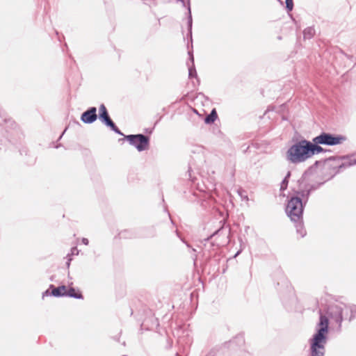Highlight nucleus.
<instances>
[{
	"mask_svg": "<svg viewBox=\"0 0 356 356\" xmlns=\"http://www.w3.org/2000/svg\"><path fill=\"white\" fill-rule=\"evenodd\" d=\"M348 159V156H330L327 159L316 161L314 164L310 165L302 175L300 179L298 181V194L300 195L304 198L305 202H308L311 193L318 189L321 186L325 184V181L311 183L310 176L316 172V170L319 166H324L325 163L331 161H341L343 159Z\"/></svg>",
	"mask_w": 356,
	"mask_h": 356,
	"instance_id": "nucleus-1",
	"label": "nucleus"
},
{
	"mask_svg": "<svg viewBox=\"0 0 356 356\" xmlns=\"http://www.w3.org/2000/svg\"><path fill=\"white\" fill-rule=\"evenodd\" d=\"M307 202L300 195L298 194V191H295L287 202L286 207V213L292 222L296 229V233L300 238H303L307 234V231L303 222V212Z\"/></svg>",
	"mask_w": 356,
	"mask_h": 356,
	"instance_id": "nucleus-2",
	"label": "nucleus"
},
{
	"mask_svg": "<svg viewBox=\"0 0 356 356\" xmlns=\"http://www.w3.org/2000/svg\"><path fill=\"white\" fill-rule=\"evenodd\" d=\"M327 340L328 319L325 316H321L316 325L314 334L309 339V355L324 356Z\"/></svg>",
	"mask_w": 356,
	"mask_h": 356,
	"instance_id": "nucleus-3",
	"label": "nucleus"
},
{
	"mask_svg": "<svg viewBox=\"0 0 356 356\" xmlns=\"http://www.w3.org/2000/svg\"><path fill=\"white\" fill-rule=\"evenodd\" d=\"M286 160L292 164H299L310 159V140L302 138L291 145L286 152Z\"/></svg>",
	"mask_w": 356,
	"mask_h": 356,
	"instance_id": "nucleus-4",
	"label": "nucleus"
},
{
	"mask_svg": "<svg viewBox=\"0 0 356 356\" xmlns=\"http://www.w3.org/2000/svg\"><path fill=\"white\" fill-rule=\"evenodd\" d=\"M348 306L343 303L332 304L328 306L326 314H323L319 311V319L321 316H325L328 319V325H330V319L334 321L337 325V331H341V323L348 314ZM330 327H328V329Z\"/></svg>",
	"mask_w": 356,
	"mask_h": 356,
	"instance_id": "nucleus-5",
	"label": "nucleus"
},
{
	"mask_svg": "<svg viewBox=\"0 0 356 356\" xmlns=\"http://www.w3.org/2000/svg\"><path fill=\"white\" fill-rule=\"evenodd\" d=\"M124 138L129 144L134 147L138 152H143L149 149L150 138L143 134L123 135ZM122 139H120L121 140Z\"/></svg>",
	"mask_w": 356,
	"mask_h": 356,
	"instance_id": "nucleus-6",
	"label": "nucleus"
},
{
	"mask_svg": "<svg viewBox=\"0 0 356 356\" xmlns=\"http://www.w3.org/2000/svg\"><path fill=\"white\" fill-rule=\"evenodd\" d=\"M97 118L103 124L110 128L111 130L114 131L115 134L120 136L124 135L111 118L108 109L104 104H100L99 106V113L97 114Z\"/></svg>",
	"mask_w": 356,
	"mask_h": 356,
	"instance_id": "nucleus-7",
	"label": "nucleus"
},
{
	"mask_svg": "<svg viewBox=\"0 0 356 356\" xmlns=\"http://www.w3.org/2000/svg\"><path fill=\"white\" fill-rule=\"evenodd\" d=\"M323 145L334 146L342 144L347 140L346 136L341 134H334L329 132H321L316 136Z\"/></svg>",
	"mask_w": 356,
	"mask_h": 356,
	"instance_id": "nucleus-8",
	"label": "nucleus"
},
{
	"mask_svg": "<svg viewBox=\"0 0 356 356\" xmlns=\"http://www.w3.org/2000/svg\"><path fill=\"white\" fill-rule=\"evenodd\" d=\"M66 286L63 284L58 286H55L54 284H50L49 288L42 293V298L45 297L54 296L55 298H62L66 296Z\"/></svg>",
	"mask_w": 356,
	"mask_h": 356,
	"instance_id": "nucleus-9",
	"label": "nucleus"
},
{
	"mask_svg": "<svg viewBox=\"0 0 356 356\" xmlns=\"http://www.w3.org/2000/svg\"><path fill=\"white\" fill-rule=\"evenodd\" d=\"M97 119V108L95 106H90L80 116V120L82 122L87 124H90L95 122Z\"/></svg>",
	"mask_w": 356,
	"mask_h": 356,
	"instance_id": "nucleus-10",
	"label": "nucleus"
},
{
	"mask_svg": "<svg viewBox=\"0 0 356 356\" xmlns=\"http://www.w3.org/2000/svg\"><path fill=\"white\" fill-rule=\"evenodd\" d=\"M323 143L318 140V138L315 136L310 140V159L316 154H318L322 152H330V149H326L321 147Z\"/></svg>",
	"mask_w": 356,
	"mask_h": 356,
	"instance_id": "nucleus-11",
	"label": "nucleus"
},
{
	"mask_svg": "<svg viewBox=\"0 0 356 356\" xmlns=\"http://www.w3.org/2000/svg\"><path fill=\"white\" fill-rule=\"evenodd\" d=\"M72 285H73L72 282H68V284H67L68 287L66 286V293H65L66 296L65 297L72 298L78 299V300H83V296L81 291L79 289L73 287Z\"/></svg>",
	"mask_w": 356,
	"mask_h": 356,
	"instance_id": "nucleus-12",
	"label": "nucleus"
},
{
	"mask_svg": "<svg viewBox=\"0 0 356 356\" xmlns=\"http://www.w3.org/2000/svg\"><path fill=\"white\" fill-rule=\"evenodd\" d=\"M187 28H188V33L186 35V37L188 38V40H190V42L192 43L193 38H192V27H193V17H192V13H191V0H187Z\"/></svg>",
	"mask_w": 356,
	"mask_h": 356,
	"instance_id": "nucleus-13",
	"label": "nucleus"
},
{
	"mask_svg": "<svg viewBox=\"0 0 356 356\" xmlns=\"http://www.w3.org/2000/svg\"><path fill=\"white\" fill-rule=\"evenodd\" d=\"M189 60L191 62V65H188V77L189 79H192L193 77L197 79V74L195 67L194 64V57L193 52L188 51Z\"/></svg>",
	"mask_w": 356,
	"mask_h": 356,
	"instance_id": "nucleus-14",
	"label": "nucleus"
},
{
	"mask_svg": "<svg viewBox=\"0 0 356 356\" xmlns=\"http://www.w3.org/2000/svg\"><path fill=\"white\" fill-rule=\"evenodd\" d=\"M244 343H245V340H244V338L243 336H236L233 339L225 342L223 344V346L225 347L229 348V346H233V345L241 346V345H243Z\"/></svg>",
	"mask_w": 356,
	"mask_h": 356,
	"instance_id": "nucleus-15",
	"label": "nucleus"
},
{
	"mask_svg": "<svg viewBox=\"0 0 356 356\" xmlns=\"http://www.w3.org/2000/svg\"><path fill=\"white\" fill-rule=\"evenodd\" d=\"M218 118V114L216 108H213L210 113L207 115L204 118V123L207 124H213Z\"/></svg>",
	"mask_w": 356,
	"mask_h": 356,
	"instance_id": "nucleus-16",
	"label": "nucleus"
},
{
	"mask_svg": "<svg viewBox=\"0 0 356 356\" xmlns=\"http://www.w3.org/2000/svg\"><path fill=\"white\" fill-rule=\"evenodd\" d=\"M119 238H132L136 237V234L134 231L130 229H124L119 232L118 235Z\"/></svg>",
	"mask_w": 356,
	"mask_h": 356,
	"instance_id": "nucleus-17",
	"label": "nucleus"
},
{
	"mask_svg": "<svg viewBox=\"0 0 356 356\" xmlns=\"http://www.w3.org/2000/svg\"><path fill=\"white\" fill-rule=\"evenodd\" d=\"M316 33L315 29L313 26H309L303 31V38L304 40L312 39Z\"/></svg>",
	"mask_w": 356,
	"mask_h": 356,
	"instance_id": "nucleus-18",
	"label": "nucleus"
},
{
	"mask_svg": "<svg viewBox=\"0 0 356 356\" xmlns=\"http://www.w3.org/2000/svg\"><path fill=\"white\" fill-rule=\"evenodd\" d=\"M356 165V159H349L347 163H342L338 165L339 169Z\"/></svg>",
	"mask_w": 356,
	"mask_h": 356,
	"instance_id": "nucleus-19",
	"label": "nucleus"
},
{
	"mask_svg": "<svg viewBox=\"0 0 356 356\" xmlns=\"http://www.w3.org/2000/svg\"><path fill=\"white\" fill-rule=\"evenodd\" d=\"M145 230L147 233L143 235V237H154L156 235V231L154 227H147Z\"/></svg>",
	"mask_w": 356,
	"mask_h": 356,
	"instance_id": "nucleus-20",
	"label": "nucleus"
},
{
	"mask_svg": "<svg viewBox=\"0 0 356 356\" xmlns=\"http://www.w3.org/2000/svg\"><path fill=\"white\" fill-rule=\"evenodd\" d=\"M348 312H350V316L349 317V321H352V319L353 318H355V314L356 313V305H350V306H348Z\"/></svg>",
	"mask_w": 356,
	"mask_h": 356,
	"instance_id": "nucleus-21",
	"label": "nucleus"
},
{
	"mask_svg": "<svg viewBox=\"0 0 356 356\" xmlns=\"http://www.w3.org/2000/svg\"><path fill=\"white\" fill-rule=\"evenodd\" d=\"M188 177L190 179V180L193 182V183H195L197 178L195 176V173L193 172V170H192V168L191 167V165L189 166L188 168Z\"/></svg>",
	"mask_w": 356,
	"mask_h": 356,
	"instance_id": "nucleus-22",
	"label": "nucleus"
},
{
	"mask_svg": "<svg viewBox=\"0 0 356 356\" xmlns=\"http://www.w3.org/2000/svg\"><path fill=\"white\" fill-rule=\"evenodd\" d=\"M8 123H11V120L0 113V126H3L4 124Z\"/></svg>",
	"mask_w": 356,
	"mask_h": 356,
	"instance_id": "nucleus-23",
	"label": "nucleus"
},
{
	"mask_svg": "<svg viewBox=\"0 0 356 356\" xmlns=\"http://www.w3.org/2000/svg\"><path fill=\"white\" fill-rule=\"evenodd\" d=\"M286 9L287 12H291L293 8V0H285Z\"/></svg>",
	"mask_w": 356,
	"mask_h": 356,
	"instance_id": "nucleus-24",
	"label": "nucleus"
},
{
	"mask_svg": "<svg viewBox=\"0 0 356 356\" xmlns=\"http://www.w3.org/2000/svg\"><path fill=\"white\" fill-rule=\"evenodd\" d=\"M222 230H223V227H220L217 230H216L212 234H211L210 236H209L207 238H206L205 241H208L214 236L219 234L221 232H222Z\"/></svg>",
	"mask_w": 356,
	"mask_h": 356,
	"instance_id": "nucleus-25",
	"label": "nucleus"
},
{
	"mask_svg": "<svg viewBox=\"0 0 356 356\" xmlns=\"http://www.w3.org/2000/svg\"><path fill=\"white\" fill-rule=\"evenodd\" d=\"M288 184H289V180H287L286 179H283V180L281 183L280 190L285 191L287 188Z\"/></svg>",
	"mask_w": 356,
	"mask_h": 356,
	"instance_id": "nucleus-26",
	"label": "nucleus"
},
{
	"mask_svg": "<svg viewBox=\"0 0 356 356\" xmlns=\"http://www.w3.org/2000/svg\"><path fill=\"white\" fill-rule=\"evenodd\" d=\"M162 117H160V118L159 119V120L156 121L155 123H154V125L152 128H147L145 129V132L146 134H152V133L153 132V130L154 129V127L155 126L158 124V122H159V120L161 119Z\"/></svg>",
	"mask_w": 356,
	"mask_h": 356,
	"instance_id": "nucleus-27",
	"label": "nucleus"
},
{
	"mask_svg": "<svg viewBox=\"0 0 356 356\" xmlns=\"http://www.w3.org/2000/svg\"><path fill=\"white\" fill-rule=\"evenodd\" d=\"M81 242H82V243H83V244H84V245H88V243H89V241H88V238H82V239H81Z\"/></svg>",
	"mask_w": 356,
	"mask_h": 356,
	"instance_id": "nucleus-28",
	"label": "nucleus"
},
{
	"mask_svg": "<svg viewBox=\"0 0 356 356\" xmlns=\"http://www.w3.org/2000/svg\"><path fill=\"white\" fill-rule=\"evenodd\" d=\"M69 257V258L67 259V261L66 262V266H67V268H70V263H71V261H72V258L67 255Z\"/></svg>",
	"mask_w": 356,
	"mask_h": 356,
	"instance_id": "nucleus-29",
	"label": "nucleus"
},
{
	"mask_svg": "<svg viewBox=\"0 0 356 356\" xmlns=\"http://www.w3.org/2000/svg\"><path fill=\"white\" fill-rule=\"evenodd\" d=\"M179 1H181L182 6L187 9V0H179Z\"/></svg>",
	"mask_w": 356,
	"mask_h": 356,
	"instance_id": "nucleus-30",
	"label": "nucleus"
},
{
	"mask_svg": "<svg viewBox=\"0 0 356 356\" xmlns=\"http://www.w3.org/2000/svg\"><path fill=\"white\" fill-rule=\"evenodd\" d=\"M291 175V172L288 171L284 179H286L287 180H289Z\"/></svg>",
	"mask_w": 356,
	"mask_h": 356,
	"instance_id": "nucleus-31",
	"label": "nucleus"
},
{
	"mask_svg": "<svg viewBox=\"0 0 356 356\" xmlns=\"http://www.w3.org/2000/svg\"><path fill=\"white\" fill-rule=\"evenodd\" d=\"M67 127H66L64 131L62 132V134H60V136H59V138H58V140H60L62 137L63 136V135L65 134V131H67Z\"/></svg>",
	"mask_w": 356,
	"mask_h": 356,
	"instance_id": "nucleus-32",
	"label": "nucleus"
},
{
	"mask_svg": "<svg viewBox=\"0 0 356 356\" xmlns=\"http://www.w3.org/2000/svg\"><path fill=\"white\" fill-rule=\"evenodd\" d=\"M181 238V240L182 241V242H183V243H184L186 245V246H187L188 248H191V247L190 244H188V243H187L184 239H183V238Z\"/></svg>",
	"mask_w": 356,
	"mask_h": 356,
	"instance_id": "nucleus-33",
	"label": "nucleus"
},
{
	"mask_svg": "<svg viewBox=\"0 0 356 356\" xmlns=\"http://www.w3.org/2000/svg\"><path fill=\"white\" fill-rule=\"evenodd\" d=\"M192 258L194 261V264H195L196 260H197V255L195 254H194L193 255H192Z\"/></svg>",
	"mask_w": 356,
	"mask_h": 356,
	"instance_id": "nucleus-34",
	"label": "nucleus"
},
{
	"mask_svg": "<svg viewBox=\"0 0 356 356\" xmlns=\"http://www.w3.org/2000/svg\"><path fill=\"white\" fill-rule=\"evenodd\" d=\"M239 195H241V197L243 199H245L246 200H248V197L247 195H242L241 193H239Z\"/></svg>",
	"mask_w": 356,
	"mask_h": 356,
	"instance_id": "nucleus-35",
	"label": "nucleus"
},
{
	"mask_svg": "<svg viewBox=\"0 0 356 356\" xmlns=\"http://www.w3.org/2000/svg\"><path fill=\"white\" fill-rule=\"evenodd\" d=\"M62 146V144L61 143H59V144H57L56 145L54 146L55 148L58 149V147H61Z\"/></svg>",
	"mask_w": 356,
	"mask_h": 356,
	"instance_id": "nucleus-36",
	"label": "nucleus"
},
{
	"mask_svg": "<svg viewBox=\"0 0 356 356\" xmlns=\"http://www.w3.org/2000/svg\"><path fill=\"white\" fill-rule=\"evenodd\" d=\"M54 277H55V276H54V275H51V276L49 277L50 281H51V282L54 281Z\"/></svg>",
	"mask_w": 356,
	"mask_h": 356,
	"instance_id": "nucleus-37",
	"label": "nucleus"
},
{
	"mask_svg": "<svg viewBox=\"0 0 356 356\" xmlns=\"http://www.w3.org/2000/svg\"><path fill=\"white\" fill-rule=\"evenodd\" d=\"M211 355H214V353H213L212 352H210L209 353L207 356H211Z\"/></svg>",
	"mask_w": 356,
	"mask_h": 356,
	"instance_id": "nucleus-38",
	"label": "nucleus"
},
{
	"mask_svg": "<svg viewBox=\"0 0 356 356\" xmlns=\"http://www.w3.org/2000/svg\"><path fill=\"white\" fill-rule=\"evenodd\" d=\"M67 277H68V279L72 280V277H71V276L70 275V271L69 270H68Z\"/></svg>",
	"mask_w": 356,
	"mask_h": 356,
	"instance_id": "nucleus-39",
	"label": "nucleus"
},
{
	"mask_svg": "<svg viewBox=\"0 0 356 356\" xmlns=\"http://www.w3.org/2000/svg\"><path fill=\"white\" fill-rule=\"evenodd\" d=\"M191 251L195 253L197 252V250L195 248H191Z\"/></svg>",
	"mask_w": 356,
	"mask_h": 356,
	"instance_id": "nucleus-40",
	"label": "nucleus"
},
{
	"mask_svg": "<svg viewBox=\"0 0 356 356\" xmlns=\"http://www.w3.org/2000/svg\"><path fill=\"white\" fill-rule=\"evenodd\" d=\"M176 234H177V236L180 238L179 233V232L177 230H176Z\"/></svg>",
	"mask_w": 356,
	"mask_h": 356,
	"instance_id": "nucleus-41",
	"label": "nucleus"
},
{
	"mask_svg": "<svg viewBox=\"0 0 356 356\" xmlns=\"http://www.w3.org/2000/svg\"><path fill=\"white\" fill-rule=\"evenodd\" d=\"M175 356H180V355H179V354L178 353H176Z\"/></svg>",
	"mask_w": 356,
	"mask_h": 356,
	"instance_id": "nucleus-42",
	"label": "nucleus"
},
{
	"mask_svg": "<svg viewBox=\"0 0 356 356\" xmlns=\"http://www.w3.org/2000/svg\"><path fill=\"white\" fill-rule=\"evenodd\" d=\"M72 250H76V251L78 252L77 248H72Z\"/></svg>",
	"mask_w": 356,
	"mask_h": 356,
	"instance_id": "nucleus-43",
	"label": "nucleus"
},
{
	"mask_svg": "<svg viewBox=\"0 0 356 356\" xmlns=\"http://www.w3.org/2000/svg\"><path fill=\"white\" fill-rule=\"evenodd\" d=\"M248 149H249V147H247V148H246V149L245 150V152H246Z\"/></svg>",
	"mask_w": 356,
	"mask_h": 356,
	"instance_id": "nucleus-44",
	"label": "nucleus"
},
{
	"mask_svg": "<svg viewBox=\"0 0 356 356\" xmlns=\"http://www.w3.org/2000/svg\"><path fill=\"white\" fill-rule=\"evenodd\" d=\"M211 356H214V355H211Z\"/></svg>",
	"mask_w": 356,
	"mask_h": 356,
	"instance_id": "nucleus-45",
	"label": "nucleus"
}]
</instances>
